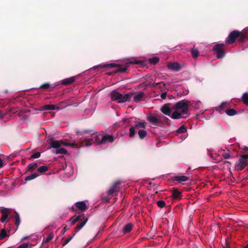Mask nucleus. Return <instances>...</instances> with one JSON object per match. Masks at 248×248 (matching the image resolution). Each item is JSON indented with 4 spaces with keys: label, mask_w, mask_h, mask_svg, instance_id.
<instances>
[{
    "label": "nucleus",
    "mask_w": 248,
    "mask_h": 248,
    "mask_svg": "<svg viewBox=\"0 0 248 248\" xmlns=\"http://www.w3.org/2000/svg\"><path fill=\"white\" fill-rule=\"evenodd\" d=\"M171 106L170 103L165 104L160 109L161 112L166 115L170 116L171 111L174 110Z\"/></svg>",
    "instance_id": "nucleus-9"
},
{
    "label": "nucleus",
    "mask_w": 248,
    "mask_h": 248,
    "mask_svg": "<svg viewBox=\"0 0 248 248\" xmlns=\"http://www.w3.org/2000/svg\"><path fill=\"white\" fill-rule=\"evenodd\" d=\"M7 236V233L6 230L4 229L1 230L0 232V239H2Z\"/></svg>",
    "instance_id": "nucleus-41"
},
{
    "label": "nucleus",
    "mask_w": 248,
    "mask_h": 248,
    "mask_svg": "<svg viewBox=\"0 0 248 248\" xmlns=\"http://www.w3.org/2000/svg\"><path fill=\"white\" fill-rule=\"evenodd\" d=\"M167 94V92H166L164 91V92H163L161 94L160 97H161V98L162 99H165L166 98Z\"/></svg>",
    "instance_id": "nucleus-50"
},
{
    "label": "nucleus",
    "mask_w": 248,
    "mask_h": 248,
    "mask_svg": "<svg viewBox=\"0 0 248 248\" xmlns=\"http://www.w3.org/2000/svg\"><path fill=\"white\" fill-rule=\"evenodd\" d=\"M138 135L140 139H143L147 135V132L144 130H140L138 131Z\"/></svg>",
    "instance_id": "nucleus-33"
},
{
    "label": "nucleus",
    "mask_w": 248,
    "mask_h": 248,
    "mask_svg": "<svg viewBox=\"0 0 248 248\" xmlns=\"http://www.w3.org/2000/svg\"><path fill=\"white\" fill-rule=\"evenodd\" d=\"M65 103L64 102H60L58 104V106H56V109L57 110H60L62 108H65L66 106V105H65Z\"/></svg>",
    "instance_id": "nucleus-40"
},
{
    "label": "nucleus",
    "mask_w": 248,
    "mask_h": 248,
    "mask_svg": "<svg viewBox=\"0 0 248 248\" xmlns=\"http://www.w3.org/2000/svg\"><path fill=\"white\" fill-rule=\"evenodd\" d=\"M40 155H41V153L40 152H36V153L33 154L31 155L30 159L38 158L40 156Z\"/></svg>",
    "instance_id": "nucleus-44"
},
{
    "label": "nucleus",
    "mask_w": 248,
    "mask_h": 248,
    "mask_svg": "<svg viewBox=\"0 0 248 248\" xmlns=\"http://www.w3.org/2000/svg\"><path fill=\"white\" fill-rule=\"evenodd\" d=\"M224 46L223 44H218L213 46V50L216 54L217 59H222L225 56Z\"/></svg>",
    "instance_id": "nucleus-7"
},
{
    "label": "nucleus",
    "mask_w": 248,
    "mask_h": 248,
    "mask_svg": "<svg viewBox=\"0 0 248 248\" xmlns=\"http://www.w3.org/2000/svg\"><path fill=\"white\" fill-rule=\"evenodd\" d=\"M126 120H127V119H126V118H123V119H122V121H123V122H126Z\"/></svg>",
    "instance_id": "nucleus-57"
},
{
    "label": "nucleus",
    "mask_w": 248,
    "mask_h": 248,
    "mask_svg": "<svg viewBox=\"0 0 248 248\" xmlns=\"http://www.w3.org/2000/svg\"><path fill=\"white\" fill-rule=\"evenodd\" d=\"M168 67L170 69L177 71H179L181 68L180 64L177 62L169 63Z\"/></svg>",
    "instance_id": "nucleus-21"
},
{
    "label": "nucleus",
    "mask_w": 248,
    "mask_h": 248,
    "mask_svg": "<svg viewBox=\"0 0 248 248\" xmlns=\"http://www.w3.org/2000/svg\"><path fill=\"white\" fill-rule=\"evenodd\" d=\"M246 35L244 33L238 31H233L230 32L228 37L226 38L225 43L226 44H232L235 42L236 40L239 42H243L245 40Z\"/></svg>",
    "instance_id": "nucleus-3"
},
{
    "label": "nucleus",
    "mask_w": 248,
    "mask_h": 248,
    "mask_svg": "<svg viewBox=\"0 0 248 248\" xmlns=\"http://www.w3.org/2000/svg\"><path fill=\"white\" fill-rule=\"evenodd\" d=\"M245 248H248V244L245 246Z\"/></svg>",
    "instance_id": "nucleus-60"
},
{
    "label": "nucleus",
    "mask_w": 248,
    "mask_h": 248,
    "mask_svg": "<svg viewBox=\"0 0 248 248\" xmlns=\"http://www.w3.org/2000/svg\"><path fill=\"white\" fill-rule=\"evenodd\" d=\"M133 226L134 225L132 223H128L124 225L122 229L123 234L124 235L129 233L132 231Z\"/></svg>",
    "instance_id": "nucleus-16"
},
{
    "label": "nucleus",
    "mask_w": 248,
    "mask_h": 248,
    "mask_svg": "<svg viewBox=\"0 0 248 248\" xmlns=\"http://www.w3.org/2000/svg\"><path fill=\"white\" fill-rule=\"evenodd\" d=\"M190 101L184 99L175 103L172 106V108L174 110H178L183 115H185L188 113Z\"/></svg>",
    "instance_id": "nucleus-4"
},
{
    "label": "nucleus",
    "mask_w": 248,
    "mask_h": 248,
    "mask_svg": "<svg viewBox=\"0 0 248 248\" xmlns=\"http://www.w3.org/2000/svg\"><path fill=\"white\" fill-rule=\"evenodd\" d=\"M156 204L157 206L161 208L165 207L166 205V203L163 201H158L156 202Z\"/></svg>",
    "instance_id": "nucleus-42"
},
{
    "label": "nucleus",
    "mask_w": 248,
    "mask_h": 248,
    "mask_svg": "<svg viewBox=\"0 0 248 248\" xmlns=\"http://www.w3.org/2000/svg\"><path fill=\"white\" fill-rule=\"evenodd\" d=\"M121 182L120 181H117L115 182L112 186L110 187V189L108 191V194L111 195L113 194L114 193L116 192H118L119 191V187L118 186L119 185H120Z\"/></svg>",
    "instance_id": "nucleus-14"
},
{
    "label": "nucleus",
    "mask_w": 248,
    "mask_h": 248,
    "mask_svg": "<svg viewBox=\"0 0 248 248\" xmlns=\"http://www.w3.org/2000/svg\"><path fill=\"white\" fill-rule=\"evenodd\" d=\"M15 218H16L15 224L17 226H18L20 224V220L19 216V215L17 213H16V217H15Z\"/></svg>",
    "instance_id": "nucleus-43"
},
{
    "label": "nucleus",
    "mask_w": 248,
    "mask_h": 248,
    "mask_svg": "<svg viewBox=\"0 0 248 248\" xmlns=\"http://www.w3.org/2000/svg\"><path fill=\"white\" fill-rule=\"evenodd\" d=\"M159 59L157 57H154L149 59V62L151 64H155L158 62Z\"/></svg>",
    "instance_id": "nucleus-37"
},
{
    "label": "nucleus",
    "mask_w": 248,
    "mask_h": 248,
    "mask_svg": "<svg viewBox=\"0 0 248 248\" xmlns=\"http://www.w3.org/2000/svg\"><path fill=\"white\" fill-rule=\"evenodd\" d=\"M135 130H136V128L134 126H131L129 128V136L130 138H132L134 136L135 133H136Z\"/></svg>",
    "instance_id": "nucleus-36"
},
{
    "label": "nucleus",
    "mask_w": 248,
    "mask_h": 248,
    "mask_svg": "<svg viewBox=\"0 0 248 248\" xmlns=\"http://www.w3.org/2000/svg\"><path fill=\"white\" fill-rule=\"evenodd\" d=\"M223 248H230L229 244L225 241V245L223 246Z\"/></svg>",
    "instance_id": "nucleus-54"
},
{
    "label": "nucleus",
    "mask_w": 248,
    "mask_h": 248,
    "mask_svg": "<svg viewBox=\"0 0 248 248\" xmlns=\"http://www.w3.org/2000/svg\"><path fill=\"white\" fill-rule=\"evenodd\" d=\"M182 193L178 190L177 189L174 188L172 191V197L173 199H180L181 198Z\"/></svg>",
    "instance_id": "nucleus-23"
},
{
    "label": "nucleus",
    "mask_w": 248,
    "mask_h": 248,
    "mask_svg": "<svg viewBox=\"0 0 248 248\" xmlns=\"http://www.w3.org/2000/svg\"><path fill=\"white\" fill-rule=\"evenodd\" d=\"M200 101H197L196 102H193L192 103H191L190 102V106H191L192 107H194L195 109H199L200 108Z\"/></svg>",
    "instance_id": "nucleus-38"
},
{
    "label": "nucleus",
    "mask_w": 248,
    "mask_h": 248,
    "mask_svg": "<svg viewBox=\"0 0 248 248\" xmlns=\"http://www.w3.org/2000/svg\"><path fill=\"white\" fill-rule=\"evenodd\" d=\"M222 156L224 159H228L231 157V155L229 153H224Z\"/></svg>",
    "instance_id": "nucleus-48"
},
{
    "label": "nucleus",
    "mask_w": 248,
    "mask_h": 248,
    "mask_svg": "<svg viewBox=\"0 0 248 248\" xmlns=\"http://www.w3.org/2000/svg\"><path fill=\"white\" fill-rule=\"evenodd\" d=\"M88 220V217H86L85 214H82L78 216L72 217L70 218L69 221L71 222V225L72 226L74 225L78 221L81 222L75 228V233H77L85 226Z\"/></svg>",
    "instance_id": "nucleus-2"
},
{
    "label": "nucleus",
    "mask_w": 248,
    "mask_h": 248,
    "mask_svg": "<svg viewBox=\"0 0 248 248\" xmlns=\"http://www.w3.org/2000/svg\"><path fill=\"white\" fill-rule=\"evenodd\" d=\"M48 138L50 140L49 144L50 145V147L56 149L61 147L62 140H54L53 137L51 136H49Z\"/></svg>",
    "instance_id": "nucleus-10"
},
{
    "label": "nucleus",
    "mask_w": 248,
    "mask_h": 248,
    "mask_svg": "<svg viewBox=\"0 0 248 248\" xmlns=\"http://www.w3.org/2000/svg\"><path fill=\"white\" fill-rule=\"evenodd\" d=\"M38 176H39V174L37 172H34V173L31 174V175L27 176L25 178V180L26 181H30V180L35 179V178L37 177Z\"/></svg>",
    "instance_id": "nucleus-30"
},
{
    "label": "nucleus",
    "mask_w": 248,
    "mask_h": 248,
    "mask_svg": "<svg viewBox=\"0 0 248 248\" xmlns=\"http://www.w3.org/2000/svg\"><path fill=\"white\" fill-rule=\"evenodd\" d=\"M129 93L132 94L130 96V99L132 97L133 98V100L136 103H138L142 101L144 96V93L142 92H139L138 93Z\"/></svg>",
    "instance_id": "nucleus-8"
},
{
    "label": "nucleus",
    "mask_w": 248,
    "mask_h": 248,
    "mask_svg": "<svg viewBox=\"0 0 248 248\" xmlns=\"http://www.w3.org/2000/svg\"><path fill=\"white\" fill-rule=\"evenodd\" d=\"M89 131H90L87 130H84V132H85V133H88V132H89Z\"/></svg>",
    "instance_id": "nucleus-58"
},
{
    "label": "nucleus",
    "mask_w": 248,
    "mask_h": 248,
    "mask_svg": "<svg viewBox=\"0 0 248 248\" xmlns=\"http://www.w3.org/2000/svg\"><path fill=\"white\" fill-rule=\"evenodd\" d=\"M241 100L243 102L244 104L248 105V93H244L241 97Z\"/></svg>",
    "instance_id": "nucleus-32"
},
{
    "label": "nucleus",
    "mask_w": 248,
    "mask_h": 248,
    "mask_svg": "<svg viewBox=\"0 0 248 248\" xmlns=\"http://www.w3.org/2000/svg\"><path fill=\"white\" fill-rule=\"evenodd\" d=\"M241 159H244V160H247V159L248 158V155H241Z\"/></svg>",
    "instance_id": "nucleus-52"
},
{
    "label": "nucleus",
    "mask_w": 248,
    "mask_h": 248,
    "mask_svg": "<svg viewBox=\"0 0 248 248\" xmlns=\"http://www.w3.org/2000/svg\"><path fill=\"white\" fill-rule=\"evenodd\" d=\"M76 234V233L75 232L74 233V234L71 237H70L69 238H68V239H67L65 242H64V243L62 245V246L64 247V246H65L66 244H67L71 240V239L73 238V237L74 236L75 234Z\"/></svg>",
    "instance_id": "nucleus-47"
},
{
    "label": "nucleus",
    "mask_w": 248,
    "mask_h": 248,
    "mask_svg": "<svg viewBox=\"0 0 248 248\" xmlns=\"http://www.w3.org/2000/svg\"><path fill=\"white\" fill-rule=\"evenodd\" d=\"M191 53L194 58H196L199 55V51L197 48H193L191 50Z\"/></svg>",
    "instance_id": "nucleus-34"
},
{
    "label": "nucleus",
    "mask_w": 248,
    "mask_h": 248,
    "mask_svg": "<svg viewBox=\"0 0 248 248\" xmlns=\"http://www.w3.org/2000/svg\"><path fill=\"white\" fill-rule=\"evenodd\" d=\"M226 113L230 116H234L237 114V111L233 108L227 109L225 110Z\"/></svg>",
    "instance_id": "nucleus-28"
},
{
    "label": "nucleus",
    "mask_w": 248,
    "mask_h": 248,
    "mask_svg": "<svg viewBox=\"0 0 248 248\" xmlns=\"http://www.w3.org/2000/svg\"><path fill=\"white\" fill-rule=\"evenodd\" d=\"M37 166L38 165L36 163L29 164L26 168L27 171L35 170L37 167Z\"/></svg>",
    "instance_id": "nucleus-29"
},
{
    "label": "nucleus",
    "mask_w": 248,
    "mask_h": 248,
    "mask_svg": "<svg viewBox=\"0 0 248 248\" xmlns=\"http://www.w3.org/2000/svg\"><path fill=\"white\" fill-rule=\"evenodd\" d=\"M76 80L75 77H72L65 78L61 81V83L64 86H69L74 83Z\"/></svg>",
    "instance_id": "nucleus-15"
},
{
    "label": "nucleus",
    "mask_w": 248,
    "mask_h": 248,
    "mask_svg": "<svg viewBox=\"0 0 248 248\" xmlns=\"http://www.w3.org/2000/svg\"><path fill=\"white\" fill-rule=\"evenodd\" d=\"M188 177L186 176H176L172 178L173 181H177L179 183L186 182L188 180Z\"/></svg>",
    "instance_id": "nucleus-20"
},
{
    "label": "nucleus",
    "mask_w": 248,
    "mask_h": 248,
    "mask_svg": "<svg viewBox=\"0 0 248 248\" xmlns=\"http://www.w3.org/2000/svg\"><path fill=\"white\" fill-rule=\"evenodd\" d=\"M111 74H112V73H108V75H109V76L111 75Z\"/></svg>",
    "instance_id": "nucleus-59"
},
{
    "label": "nucleus",
    "mask_w": 248,
    "mask_h": 248,
    "mask_svg": "<svg viewBox=\"0 0 248 248\" xmlns=\"http://www.w3.org/2000/svg\"><path fill=\"white\" fill-rule=\"evenodd\" d=\"M101 140L99 139L98 136L96 135H93L92 138L87 139L85 140V143L86 146H89L92 144V141L96 142L98 144H101L100 142Z\"/></svg>",
    "instance_id": "nucleus-11"
},
{
    "label": "nucleus",
    "mask_w": 248,
    "mask_h": 248,
    "mask_svg": "<svg viewBox=\"0 0 248 248\" xmlns=\"http://www.w3.org/2000/svg\"><path fill=\"white\" fill-rule=\"evenodd\" d=\"M56 109V106L53 105H46L41 107L40 110H54Z\"/></svg>",
    "instance_id": "nucleus-26"
},
{
    "label": "nucleus",
    "mask_w": 248,
    "mask_h": 248,
    "mask_svg": "<svg viewBox=\"0 0 248 248\" xmlns=\"http://www.w3.org/2000/svg\"><path fill=\"white\" fill-rule=\"evenodd\" d=\"M69 146L72 147V148H78V145L77 143H76L75 142H73L71 143H70V145H69Z\"/></svg>",
    "instance_id": "nucleus-49"
},
{
    "label": "nucleus",
    "mask_w": 248,
    "mask_h": 248,
    "mask_svg": "<svg viewBox=\"0 0 248 248\" xmlns=\"http://www.w3.org/2000/svg\"><path fill=\"white\" fill-rule=\"evenodd\" d=\"M53 237H54V234L52 233H49L47 235L45 242L46 243L48 242L49 241H50L51 240H52L53 239Z\"/></svg>",
    "instance_id": "nucleus-46"
},
{
    "label": "nucleus",
    "mask_w": 248,
    "mask_h": 248,
    "mask_svg": "<svg viewBox=\"0 0 248 248\" xmlns=\"http://www.w3.org/2000/svg\"><path fill=\"white\" fill-rule=\"evenodd\" d=\"M247 163V160H244V159L240 158L238 162L235 165V170L237 171H241L246 167Z\"/></svg>",
    "instance_id": "nucleus-12"
},
{
    "label": "nucleus",
    "mask_w": 248,
    "mask_h": 248,
    "mask_svg": "<svg viewBox=\"0 0 248 248\" xmlns=\"http://www.w3.org/2000/svg\"><path fill=\"white\" fill-rule=\"evenodd\" d=\"M28 243H24L23 244L18 247L17 248H28Z\"/></svg>",
    "instance_id": "nucleus-51"
},
{
    "label": "nucleus",
    "mask_w": 248,
    "mask_h": 248,
    "mask_svg": "<svg viewBox=\"0 0 248 248\" xmlns=\"http://www.w3.org/2000/svg\"><path fill=\"white\" fill-rule=\"evenodd\" d=\"M132 94L131 93H127L124 95H123L116 90H113L110 92L109 96L112 100L117 101L119 103H122L129 101L130 100V96Z\"/></svg>",
    "instance_id": "nucleus-5"
},
{
    "label": "nucleus",
    "mask_w": 248,
    "mask_h": 248,
    "mask_svg": "<svg viewBox=\"0 0 248 248\" xmlns=\"http://www.w3.org/2000/svg\"><path fill=\"white\" fill-rule=\"evenodd\" d=\"M0 212L2 214L1 218L0 219V221L2 223H6V219L8 218L9 211V209L4 207H2L0 209Z\"/></svg>",
    "instance_id": "nucleus-13"
},
{
    "label": "nucleus",
    "mask_w": 248,
    "mask_h": 248,
    "mask_svg": "<svg viewBox=\"0 0 248 248\" xmlns=\"http://www.w3.org/2000/svg\"><path fill=\"white\" fill-rule=\"evenodd\" d=\"M146 123L144 121H137L135 122V124L134 126L136 129L143 128H144L146 127Z\"/></svg>",
    "instance_id": "nucleus-25"
},
{
    "label": "nucleus",
    "mask_w": 248,
    "mask_h": 248,
    "mask_svg": "<svg viewBox=\"0 0 248 248\" xmlns=\"http://www.w3.org/2000/svg\"><path fill=\"white\" fill-rule=\"evenodd\" d=\"M68 229L67 228V226L64 227V228L63 229V230H62V232L64 233L65 232H66L67 231Z\"/></svg>",
    "instance_id": "nucleus-55"
},
{
    "label": "nucleus",
    "mask_w": 248,
    "mask_h": 248,
    "mask_svg": "<svg viewBox=\"0 0 248 248\" xmlns=\"http://www.w3.org/2000/svg\"><path fill=\"white\" fill-rule=\"evenodd\" d=\"M182 115L183 114L179 111L175 110L170 116L173 119H179L183 118Z\"/></svg>",
    "instance_id": "nucleus-24"
},
{
    "label": "nucleus",
    "mask_w": 248,
    "mask_h": 248,
    "mask_svg": "<svg viewBox=\"0 0 248 248\" xmlns=\"http://www.w3.org/2000/svg\"><path fill=\"white\" fill-rule=\"evenodd\" d=\"M39 89H44V90L50 89V91H52L54 89V87H51L49 83L46 82V83H45L42 84L40 86Z\"/></svg>",
    "instance_id": "nucleus-27"
},
{
    "label": "nucleus",
    "mask_w": 248,
    "mask_h": 248,
    "mask_svg": "<svg viewBox=\"0 0 248 248\" xmlns=\"http://www.w3.org/2000/svg\"><path fill=\"white\" fill-rule=\"evenodd\" d=\"M228 107L229 104L226 102H224L219 106L216 107L215 110L221 113L222 111H224V109L227 108Z\"/></svg>",
    "instance_id": "nucleus-19"
},
{
    "label": "nucleus",
    "mask_w": 248,
    "mask_h": 248,
    "mask_svg": "<svg viewBox=\"0 0 248 248\" xmlns=\"http://www.w3.org/2000/svg\"><path fill=\"white\" fill-rule=\"evenodd\" d=\"M3 166V161L0 158V168H1Z\"/></svg>",
    "instance_id": "nucleus-56"
},
{
    "label": "nucleus",
    "mask_w": 248,
    "mask_h": 248,
    "mask_svg": "<svg viewBox=\"0 0 248 248\" xmlns=\"http://www.w3.org/2000/svg\"><path fill=\"white\" fill-rule=\"evenodd\" d=\"M114 137L112 135L106 134L104 135L100 141L101 143L105 144L107 141L112 142L114 141Z\"/></svg>",
    "instance_id": "nucleus-17"
},
{
    "label": "nucleus",
    "mask_w": 248,
    "mask_h": 248,
    "mask_svg": "<svg viewBox=\"0 0 248 248\" xmlns=\"http://www.w3.org/2000/svg\"><path fill=\"white\" fill-rule=\"evenodd\" d=\"M186 131V128L184 125H182L177 130L178 133H184Z\"/></svg>",
    "instance_id": "nucleus-39"
},
{
    "label": "nucleus",
    "mask_w": 248,
    "mask_h": 248,
    "mask_svg": "<svg viewBox=\"0 0 248 248\" xmlns=\"http://www.w3.org/2000/svg\"><path fill=\"white\" fill-rule=\"evenodd\" d=\"M157 86H158L161 92H163L165 91V90L166 89V84L165 83H163L162 82L157 83L154 82L152 85L153 87H156Z\"/></svg>",
    "instance_id": "nucleus-22"
},
{
    "label": "nucleus",
    "mask_w": 248,
    "mask_h": 248,
    "mask_svg": "<svg viewBox=\"0 0 248 248\" xmlns=\"http://www.w3.org/2000/svg\"><path fill=\"white\" fill-rule=\"evenodd\" d=\"M64 145V146H69V145H70V143L66 142L64 140H62L61 145Z\"/></svg>",
    "instance_id": "nucleus-53"
},
{
    "label": "nucleus",
    "mask_w": 248,
    "mask_h": 248,
    "mask_svg": "<svg viewBox=\"0 0 248 248\" xmlns=\"http://www.w3.org/2000/svg\"><path fill=\"white\" fill-rule=\"evenodd\" d=\"M241 33H244V35H246V38H245V40H248V27L242 31V32H241Z\"/></svg>",
    "instance_id": "nucleus-45"
},
{
    "label": "nucleus",
    "mask_w": 248,
    "mask_h": 248,
    "mask_svg": "<svg viewBox=\"0 0 248 248\" xmlns=\"http://www.w3.org/2000/svg\"><path fill=\"white\" fill-rule=\"evenodd\" d=\"M48 170V167L46 166H42L37 169V171L40 173L46 172Z\"/></svg>",
    "instance_id": "nucleus-35"
},
{
    "label": "nucleus",
    "mask_w": 248,
    "mask_h": 248,
    "mask_svg": "<svg viewBox=\"0 0 248 248\" xmlns=\"http://www.w3.org/2000/svg\"><path fill=\"white\" fill-rule=\"evenodd\" d=\"M147 120L151 123L158 125L162 124L163 120H169L167 117L160 115H149L147 117Z\"/></svg>",
    "instance_id": "nucleus-6"
},
{
    "label": "nucleus",
    "mask_w": 248,
    "mask_h": 248,
    "mask_svg": "<svg viewBox=\"0 0 248 248\" xmlns=\"http://www.w3.org/2000/svg\"><path fill=\"white\" fill-rule=\"evenodd\" d=\"M140 62L138 61H131L125 63L124 67H121L119 65L114 63H110L109 64H101L94 66L93 68V70L98 71L103 68L117 67V69L114 71L115 73L117 72H125L129 66V64H139Z\"/></svg>",
    "instance_id": "nucleus-1"
},
{
    "label": "nucleus",
    "mask_w": 248,
    "mask_h": 248,
    "mask_svg": "<svg viewBox=\"0 0 248 248\" xmlns=\"http://www.w3.org/2000/svg\"><path fill=\"white\" fill-rule=\"evenodd\" d=\"M56 154H62V155H66L68 154L67 151L63 148H57L56 150Z\"/></svg>",
    "instance_id": "nucleus-31"
},
{
    "label": "nucleus",
    "mask_w": 248,
    "mask_h": 248,
    "mask_svg": "<svg viewBox=\"0 0 248 248\" xmlns=\"http://www.w3.org/2000/svg\"><path fill=\"white\" fill-rule=\"evenodd\" d=\"M77 208L82 212L87 210L88 207L84 201L78 202L75 203Z\"/></svg>",
    "instance_id": "nucleus-18"
}]
</instances>
